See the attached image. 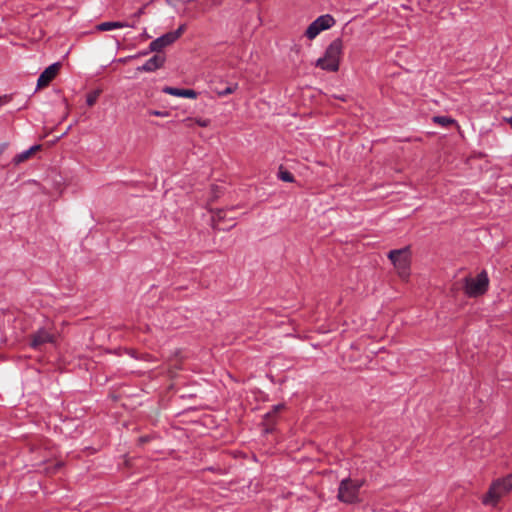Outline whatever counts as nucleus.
Segmentation results:
<instances>
[{"label": "nucleus", "mask_w": 512, "mask_h": 512, "mask_svg": "<svg viewBox=\"0 0 512 512\" xmlns=\"http://www.w3.org/2000/svg\"><path fill=\"white\" fill-rule=\"evenodd\" d=\"M342 50V40L340 38L334 39L326 48L324 56L317 59L316 67L329 72L338 71Z\"/></svg>", "instance_id": "f257e3e1"}, {"label": "nucleus", "mask_w": 512, "mask_h": 512, "mask_svg": "<svg viewBox=\"0 0 512 512\" xmlns=\"http://www.w3.org/2000/svg\"><path fill=\"white\" fill-rule=\"evenodd\" d=\"M512 490V474L494 480L487 493L483 496L482 503L496 507L501 498Z\"/></svg>", "instance_id": "f03ea898"}, {"label": "nucleus", "mask_w": 512, "mask_h": 512, "mask_svg": "<svg viewBox=\"0 0 512 512\" xmlns=\"http://www.w3.org/2000/svg\"><path fill=\"white\" fill-rule=\"evenodd\" d=\"M363 484L364 481L362 480H352L350 478L341 480L338 487V500L346 504L358 503L360 501L359 491Z\"/></svg>", "instance_id": "7ed1b4c3"}, {"label": "nucleus", "mask_w": 512, "mask_h": 512, "mask_svg": "<svg viewBox=\"0 0 512 512\" xmlns=\"http://www.w3.org/2000/svg\"><path fill=\"white\" fill-rule=\"evenodd\" d=\"M464 292L470 298H477L484 295L489 287V277L485 270L476 277L464 278Z\"/></svg>", "instance_id": "20e7f679"}, {"label": "nucleus", "mask_w": 512, "mask_h": 512, "mask_svg": "<svg viewBox=\"0 0 512 512\" xmlns=\"http://www.w3.org/2000/svg\"><path fill=\"white\" fill-rule=\"evenodd\" d=\"M388 258L391 260L401 278L405 279L409 276L411 258L408 247L391 250L388 253Z\"/></svg>", "instance_id": "39448f33"}, {"label": "nucleus", "mask_w": 512, "mask_h": 512, "mask_svg": "<svg viewBox=\"0 0 512 512\" xmlns=\"http://www.w3.org/2000/svg\"><path fill=\"white\" fill-rule=\"evenodd\" d=\"M56 338V332L52 328L42 327L30 335V346L35 350H41L45 344H54Z\"/></svg>", "instance_id": "423d86ee"}, {"label": "nucleus", "mask_w": 512, "mask_h": 512, "mask_svg": "<svg viewBox=\"0 0 512 512\" xmlns=\"http://www.w3.org/2000/svg\"><path fill=\"white\" fill-rule=\"evenodd\" d=\"M61 68L60 62H55L48 66L39 76L37 80V87L43 88L49 85V83L56 77Z\"/></svg>", "instance_id": "0eeeda50"}, {"label": "nucleus", "mask_w": 512, "mask_h": 512, "mask_svg": "<svg viewBox=\"0 0 512 512\" xmlns=\"http://www.w3.org/2000/svg\"><path fill=\"white\" fill-rule=\"evenodd\" d=\"M165 63V56L156 54L148 59L142 66L137 67L139 72H154Z\"/></svg>", "instance_id": "6e6552de"}, {"label": "nucleus", "mask_w": 512, "mask_h": 512, "mask_svg": "<svg viewBox=\"0 0 512 512\" xmlns=\"http://www.w3.org/2000/svg\"><path fill=\"white\" fill-rule=\"evenodd\" d=\"M174 35L170 32L156 38L149 44V51L151 52H160L165 47L173 44L175 42V39L173 38Z\"/></svg>", "instance_id": "1a4fd4ad"}, {"label": "nucleus", "mask_w": 512, "mask_h": 512, "mask_svg": "<svg viewBox=\"0 0 512 512\" xmlns=\"http://www.w3.org/2000/svg\"><path fill=\"white\" fill-rule=\"evenodd\" d=\"M163 93L183 98L195 99L197 97V92L193 89H181L176 87L166 86L162 89Z\"/></svg>", "instance_id": "9d476101"}, {"label": "nucleus", "mask_w": 512, "mask_h": 512, "mask_svg": "<svg viewBox=\"0 0 512 512\" xmlns=\"http://www.w3.org/2000/svg\"><path fill=\"white\" fill-rule=\"evenodd\" d=\"M124 27H134V25H130L126 22H120V21H108V22H102L96 26L97 30L99 31H111L114 29H120Z\"/></svg>", "instance_id": "9b49d317"}, {"label": "nucleus", "mask_w": 512, "mask_h": 512, "mask_svg": "<svg viewBox=\"0 0 512 512\" xmlns=\"http://www.w3.org/2000/svg\"><path fill=\"white\" fill-rule=\"evenodd\" d=\"M315 21L322 31L330 29L336 23L334 17L330 14L321 15L318 18H316Z\"/></svg>", "instance_id": "f8f14e48"}, {"label": "nucleus", "mask_w": 512, "mask_h": 512, "mask_svg": "<svg viewBox=\"0 0 512 512\" xmlns=\"http://www.w3.org/2000/svg\"><path fill=\"white\" fill-rule=\"evenodd\" d=\"M40 149H41V145H33L29 149H27L25 151H22L21 153L17 154L14 157L13 162L15 164H20V163L26 161L27 159H29L34 152H36V151H38Z\"/></svg>", "instance_id": "ddd939ff"}, {"label": "nucleus", "mask_w": 512, "mask_h": 512, "mask_svg": "<svg viewBox=\"0 0 512 512\" xmlns=\"http://www.w3.org/2000/svg\"><path fill=\"white\" fill-rule=\"evenodd\" d=\"M283 404H277L272 407V409L265 414V421L267 425H271L274 423V417L277 413H279L282 409H284Z\"/></svg>", "instance_id": "4468645a"}, {"label": "nucleus", "mask_w": 512, "mask_h": 512, "mask_svg": "<svg viewBox=\"0 0 512 512\" xmlns=\"http://www.w3.org/2000/svg\"><path fill=\"white\" fill-rule=\"evenodd\" d=\"M322 32L321 28L316 24L314 20L306 29L305 36L312 40L318 36Z\"/></svg>", "instance_id": "2eb2a0df"}, {"label": "nucleus", "mask_w": 512, "mask_h": 512, "mask_svg": "<svg viewBox=\"0 0 512 512\" xmlns=\"http://www.w3.org/2000/svg\"><path fill=\"white\" fill-rule=\"evenodd\" d=\"M238 88V85L236 83L234 84H230L228 86H226L225 88L223 89H218V88H215L214 89V92L220 96V97H223V96H226V95H229V94H232L233 92L236 91V89Z\"/></svg>", "instance_id": "dca6fc26"}, {"label": "nucleus", "mask_w": 512, "mask_h": 512, "mask_svg": "<svg viewBox=\"0 0 512 512\" xmlns=\"http://www.w3.org/2000/svg\"><path fill=\"white\" fill-rule=\"evenodd\" d=\"M99 95H100L99 90H94V91H91L90 93H88L86 96L87 105L93 106L97 102Z\"/></svg>", "instance_id": "f3484780"}, {"label": "nucleus", "mask_w": 512, "mask_h": 512, "mask_svg": "<svg viewBox=\"0 0 512 512\" xmlns=\"http://www.w3.org/2000/svg\"><path fill=\"white\" fill-rule=\"evenodd\" d=\"M434 122L435 123H438L444 127H447L453 123H455V121L452 119V118H449V117H446V116H435L433 118Z\"/></svg>", "instance_id": "a211bd4d"}, {"label": "nucleus", "mask_w": 512, "mask_h": 512, "mask_svg": "<svg viewBox=\"0 0 512 512\" xmlns=\"http://www.w3.org/2000/svg\"><path fill=\"white\" fill-rule=\"evenodd\" d=\"M278 177H279V179H281L284 182H289V183L294 182V176L288 170L280 169L278 172Z\"/></svg>", "instance_id": "6ab92c4d"}, {"label": "nucleus", "mask_w": 512, "mask_h": 512, "mask_svg": "<svg viewBox=\"0 0 512 512\" xmlns=\"http://www.w3.org/2000/svg\"><path fill=\"white\" fill-rule=\"evenodd\" d=\"M185 25H180L178 27V29H176L175 31H171L170 33L174 35V39L175 41L183 34V32L185 31Z\"/></svg>", "instance_id": "aec40b11"}, {"label": "nucleus", "mask_w": 512, "mask_h": 512, "mask_svg": "<svg viewBox=\"0 0 512 512\" xmlns=\"http://www.w3.org/2000/svg\"><path fill=\"white\" fill-rule=\"evenodd\" d=\"M149 115L157 116V117H167L169 115L168 111H160V110H150Z\"/></svg>", "instance_id": "412c9836"}, {"label": "nucleus", "mask_w": 512, "mask_h": 512, "mask_svg": "<svg viewBox=\"0 0 512 512\" xmlns=\"http://www.w3.org/2000/svg\"><path fill=\"white\" fill-rule=\"evenodd\" d=\"M195 123L199 125L200 127H207L209 125V120L197 118L195 119Z\"/></svg>", "instance_id": "4be33fe9"}, {"label": "nucleus", "mask_w": 512, "mask_h": 512, "mask_svg": "<svg viewBox=\"0 0 512 512\" xmlns=\"http://www.w3.org/2000/svg\"><path fill=\"white\" fill-rule=\"evenodd\" d=\"M223 213H224V212H223L222 210H220V211H218V212H217V214H216V216H215V217H216L218 220H221V219H223V218H224Z\"/></svg>", "instance_id": "5701e85b"}, {"label": "nucleus", "mask_w": 512, "mask_h": 512, "mask_svg": "<svg viewBox=\"0 0 512 512\" xmlns=\"http://www.w3.org/2000/svg\"><path fill=\"white\" fill-rule=\"evenodd\" d=\"M506 122L509 123V125L511 126L512 128V116L509 117V118H505Z\"/></svg>", "instance_id": "b1692460"}, {"label": "nucleus", "mask_w": 512, "mask_h": 512, "mask_svg": "<svg viewBox=\"0 0 512 512\" xmlns=\"http://www.w3.org/2000/svg\"><path fill=\"white\" fill-rule=\"evenodd\" d=\"M142 13H143V9H140L139 11H137V12L135 13V16H136V17H139Z\"/></svg>", "instance_id": "393cba45"}, {"label": "nucleus", "mask_w": 512, "mask_h": 512, "mask_svg": "<svg viewBox=\"0 0 512 512\" xmlns=\"http://www.w3.org/2000/svg\"><path fill=\"white\" fill-rule=\"evenodd\" d=\"M4 148H5V146H4V145H0V155L3 153Z\"/></svg>", "instance_id": "a878e982"}, {"label": "nucleus", "mask_w": 512, "mask_h": 512, "mask_svg": "<svg viewBox=\"0 0 512 512\" xmlns=\"http://www.w3.org/2000/svg\"><path fill=\"white\" fill-rule=\"evenodd\" d=\"M148 52H142L140 55H147Z\"/></svg>", "instance_id": "bb28decb"}, {"label": "nucleus", "mask_w": 512, "mask_h": 512, "mask_svg": "<svg viewBox=\"0 0 512 512\" xmlns=\"http://www.w3.org/2000/svg\"><path fill=\"white\" fill-rule=\"evenodd\" d=\"M2 103H3V100H2V98L0 97V106L2 105Z\"/></svg>", "instance_id": "cd10ccee"}]
</instances>
